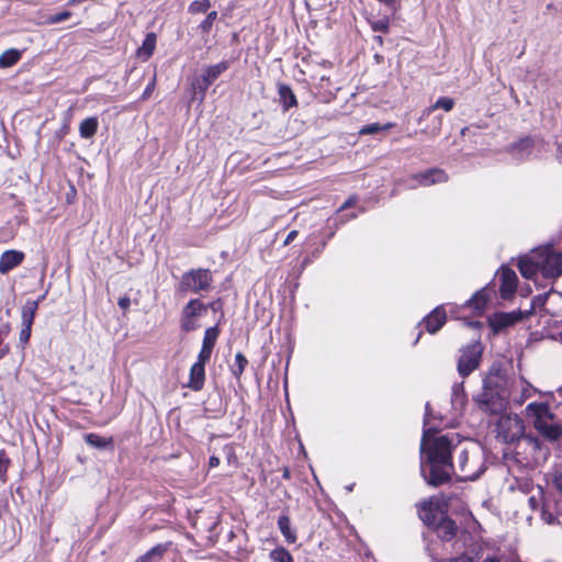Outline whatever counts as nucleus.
Masks as SVG:
<instances>
[{
	"mask_svg": "<svg viewBox=\"0 0 562 562\" xmlns=\"http://www.w3.org/2000/svg\"><path fill=\"white\" fill-rule=\"evenodd\" d=\"M541 517H542V519H543L547 524H549V525L554 524V522H555V520H557V517H555L552 513H550L549 510H547L546 508H542V510H541Z\"/></svg>",
	"mask_w": 562,
	"mask_h": 562,
	"instance_id": "48",
	"label": "nucleus"
},
{
	"mask_svg": "<svg viewBox=\"0 0 562 562\" xmlns=\"http://www.w3.org/2000/svg\"><path fill=\"white\" fill-rule=\"evenodd\" d=\"M483 351L484 347L479 340L460 348L457 370L461 378H468L472 372L479 369Z\"/></svg>",
	"mask_w": 562,
	"mask_h": 562,
	"instance_id": "5",
	"label": "nucleus"
},
{
	"mask_svg": "<svg viewBox=\"0 0 562 562\" xmlns=\"http://www.w3.org/2000/svg\"><path fill=\"white\" fill-rule=\"evenodd\" d=\"M32 326L31 324H22V328L19 334V342L22 349H25L27 346L31 335H32Z\"/></svg>",
	"mask_w": 562,
	"mask_h": 562,
	"instance_id": "41",
	"label": "nucleus"
},
{
	"mask_svg": "<svg viewBox=\"0 0 562 562\" xmlns=\"http://www.w3.org/2000/svg\"><path fill=\"white\" fill-rule=\"evenodd\" d=\"M535 147V140L531 136H525L509 146V151L515 155H529Z\"/></svg>",
	"mask_w": 562,
	"mask_h": 562,
	"instance_id": "26",
	"label": "nucleus"
},
{
	"mask_svg": "<svg viewBox=\"0 0 562 562\" xmlns=\"http://www.w3.org/2000/svg\"><path fill=\"white\" fill-rule=\"evenodd\" d=\"M325 246L326 243L323 241L322 245L312 252V258L318 257V255L324 250Z\"/></svg>",
	"mask_w": 562,
	"mask_h": 562,
	"instance_id": "54",
	"label": "nucleus"
},
{
	"mask_svg": "<svg viewBox=\"0 0 562 562\" xmlns=\"http://www.w3.org/2000/svg\"><path fill=\"white\" fill-rule=\"evenodd\" d=\"M424 430L420 441V472L428 485L439 487L449 483L454 473L452 453L456 446L448 435Z\"/></svg>",
	"mask_w": 562,
	"mask_h": 562,
	"instance_id": "1",
	"label": "nucleus"
},
{
	"mask_svg": "<svg viewBox=\"0 0 562 562\" xmlns=\"http://www.w3.org/2000/svg\"><path fill=\"white\" fill-rule=\"evenodd\" d=\"M207 311V306L200 299H191L183 306L180 316V328L184 333L195 330L199 325L196 319Z\"/></svg>",
	"mask_w": 562,
	"mask_h": 562,
	"instance_id": "9",
	"label": "nucleus"
},
{
	"mask_svg": "<svg viewBox=\"0 0 562 562\" xmlns=\"http://www.w3.org/2000/svg\"><path fill=\"white\" fill-rule=\"evenodd\" d=\"M201 80H203L206 86H211L213 83V81L203 72L201 76H200Z\"/></svg>",
	"mask_w": 562,
	"mask_h": 562,
	"instance_id": "59",
	"label": "nucleus"
},
{
	"mask_svg": "<svg viewBox=\"0 0 562 562\" xmlns=\"http://www.w3.org/2000/svg\"><path fill=\"white\" fill-rule=\"evenodd\" d=\"M155 89H156V75H154L151 80L146 86L145 90L143 91V93L140 95V100L142 101L148 100L151 97V94L155 91Z\"/></svg>",
	"mask_w": 562,
	"mask_h": 562,
	"instance_id": "43",
	"label": "nucleus"
},
{
	"mask_svg": "<svg viewBox=\"0 0 562 562\" xmlns=\"http://www.w3.org/2000/svg\"><path fill=\"white\" fill-rule=\"evenodd\" d=\"M554 485L560 492H562V474L554 477Z\"/></svg>",
	"mask_w": 562,
	"mask_h": 562,
	"instance_id": "55",
	"label": "nucleus"
},
{
	"mask_svg": "<svg viewBox=\"0 0 562 562\" xmlns=\"http://www.w3.org/2000/svg\"><path fill=\"white\" fill-rule=\"evenodd\" d=\"M454 104H456V102H454V99H452V98H449V97L438 98L434 104L425 108L422 111V114L418 119V123H420L425 119H428L430 116V114L438 109H442L446 112H450L454 108Z\"/></svg>",
	"mask_w": 562,
	"mask_h": 562,
	"instance_id": "20",
	"label": "nucleus"
},
{
	"mask_svg": "<svg viewBox=\"0 0 562 562\" xmlns=\"http://www.w3.org/2000/svg\"><path fill=\"white\" fill-rule=\"evenodd\" d=\"M223 454H224L228 465L237 467V464H238V457L236 454L234 443H226L223 447Z\"/></svg>",
	"mask_w": 562,
	"mask_h": 562,
	"instance_id": "39",
	"label": "nucleus"
},
{
	"mask_svg": "<svg viewBox=\"0 0 562 562\" xmlns=\"http://www.w3.org/2000/svg\"><path fill=\"white\" fill-rule=\"evenodd\" d=\"M192 89L194 91V94L199 95L200 101H203L209 89V86H206V83L203 80H201L200 77H198L192 82Z\"/></svg>",
	"mask_w": 562,
	"mask_h": 562,
	"instance_id": "40",
	"label": "nucleus"
},
{
	"mask_svg": "<svg viewBox=\"0 0 562 562\" xmlns=\"http://www.w3.org/2000/svg\"><path fill=\"white\" fill-rule=\"evenodd\" d=\"M528 504L532 510H536L539 506V502L535 496H530L528 498Z\"/></svg>",
	"mask_w": 562,
	"mask_h": 562,
	"instance_id": "52",
	"label": "nucleus"
},
{
	"mask_svg": "<svg viewBox=\"0 0 562 562\" xmlns=\"http://www.w3.org/2000/svg\"><path fill=\"white\" fill-rule=\"evenodd\" d=\"M220 458L216 456H211L209 459V468H216L220 465Z\"/></svg>",
	"mask_w": 562,
	"mask_h": 562,
	"instance_id": "51",
	"label": "nucleus"
},
{
	"mask_svg": "<svg viewBox=\"0 0 562 562\" xmlns=\"http://www.w3.org/2000/svg\"><path fill=\"white\" fill-rule=\"evenodd\" d=\"M525 431L522 419L518 415H501L496 423L497 438L505 443L518 441Z\"/></svg>",
	"mask_w": 562,
	"mask_h": 562,
	"instance_id": "6",
	"label": "nucleus"
},
{
	"mask_svg": "<svg viewBox=\"0 0 562 562\" xmlns=\"http://www.w3.org/2000/svg\"><path fill=\"white\" fill-rule=\"evenodd\" d=\"M213 273L207 268L190 269L184 272L176 288L178 294L209 292L212 289Z\"/></svg>",
	"mask_w": 562,
	"mask_h": 562,
	"instance_id": "3",
	"label": "nucleus"
},
{
	"mask_svg": "<svg viewBox=\"0 0 562 562\" xmlns=\"http://www.w3.org/2000/svg\"><path fill=\"white\" fill-rule=\"evenodd\" d=\"M135 562H150L147 555L143 554Z\"/></svg>",
	"mask_w": 562,
	"mask_h": 562,
	"instance_id": "62",
	"label": "nucleus"
},
{
	"mask_svg": "<svg viewBox=\"0 0 562 562\" xmlns=\"http://www.w3.org/2000/svg\"><path fill=\"white\" fill-rule=\"evenodd\" d=\"M166 551H167V546L159 543V544L153 547L150 550H148L145 553V555H147L148 559L151 560L153 555L162 557Z\"/></svg>",
	"mask_w": 562,
	"mask_h": 562,
	"instance_id": "44",
	"label": "nucleus"
},
{
	"mask_svg": "<svg viewBox=\"0 0 562 562\" xmlns=\"http://www.w3.org/2000/svg\"><path fill=\"white\" fill-rule=\"evenodd\" d=\"M98 127H99L98 117L89 116L80 122L79 134L82 138L89 139L97 134Z\"/></svg>",
	"mask_w": 562,
	"mask_h": 562,
	"instance_id": "27",
	"label": "nucleus"
},
{
	"mask_svg": "<svg viewBox=\"0 0 562 562\" xmlns=\"http://www.w3.org/2000/svg\"><path fill=\"white\" fill-rule=\"evenodd\" d=\"M220 334H221V329H220L218 324L205 329L203 340H202V347H201V350H200L198 357L211 360L213 349L216 345Z\"/></svg>",
	"mask_w": 562,
	"mask_h": 562,
	"instance_id": "17",
	"label": "nucleus"
},
{
	"mask_svg": "<svg viewBox=\"0 0 562 562\" xmlns=\"http://www.w3.org/2000/svg\"><path fill=\"white\" fill-rule=\"evenodd\" d=\"M413 179L416 180L419 186L429 187L447 182L449 176L443 169L435 167L413 175Z\"/></svg>",
	"mask_w": 562,
	"mask_h": 562,
	"instance_id": "16",
	"label": "nucleus"
},
{
	"mask_svg": "<svg viewBox=\"0 0 562 562\" xmlns=\"http://www.w3.org/2000/svg\"><path fill=\"white\" fill-rule=\"evenodd\" d=\"M248 363L249 361L243 352L238 351L235 355V362L229 366V371L237 381L241 379Z\"/></svg>",
	"mask_w": 562,
	"mask_h": 562,
	"instance_id": "30",
	"label": "nucleus"
},
{
	"mask_svg": "<svg viewBox=\"0 0 562 562\" xmlns=\"http://www.w3.org/2000/svg\"><path fill=\"white\" fill-rule=\"evenodd\" d=\"M498 274L501 281L499 296L503 300H509L517 291L518 277L516 272L507 266H502L498 270Z\"/></svg>",
	"mask_w": 562,
	"mask_h": 562,
	"instance_id": "11",
	"label": "nucleus"
},
{
	"mask_svg": "<svg viewBox=\"0 0 562 562\" xmlns=\"http://www.w3.org/2000/svg\"><path fill=\"white\" fill-rule=\"evenodd\" d=\"M228 68L229 63L227 60H222L218 64L207 66L203 72L214 82Z\"/></svg>",
	"mask_w": 562,
	"mask_h": 562,
	"instance_id": "33",
	"label": "nucleus"
},
{
	"mask_svg": "<svg viewBox=\"0 0 562 562\" xmlns=\"http://www.w3.org/2000/svg\"><path fill=\"white\" fill-rule=\"evenodd\" d=\"M394 126H395V123H393V122H389L385 124L370 123V124L362 126L359 131V134L360 135H372V134H376L382 131H389V130L393 128Z\"/></svg>",
	"mask_w": 562,
	"mask_h": 562,
	"instance_id": "34",
	"label": "nucleus"
},
{
	"mask_svg": "<svg viewBox=\"0 0 562 562\" xmlns=\"http://www.w3.org/2000/svg\"><path fill=\"white\" fill-rule=\"evenodd\" d=\"M442 125V119L440 116L436 117V126L434 127L435 133H439Z\"/></svg>",
	"mask_w": 562,
	"mask_h": 562,
	"instance_id": "56",
	"label": "nucleus"
},
{
	"mask_svg": "<svg viewBox=\"0 0 562 562\" xmlns=\"http://www.w3.org/2000/svg\"><path fill=\"white\" fill-rule=\"evenodd\" d=\"M204 306H207V310H211L214 313L218 312L221 314V317L224 316V311H223L224 301L222 297H217L216 300H214L207 304H204Z\"/></svg>",
	"mask_w": 562,
	"mask_h": 562,
	"instance_id": "42",
	"label": "nucleus"
},
{
	"mask_svg": "<svg viewBox=\"0 0 562 562\" xmlns=\"http://www.w3.org/2000/svg\"><path fill=\"white\" fill-rule=\"evenodd\" d=\"M531 312L526 314L529 315ZM525 314L521 311L513 312H496L488 318V325L494 334L502 331L503 329L514 326L518 322L522 321Z\"/></svg>",
	"mask_w": 562,
	"mask_h": 562,
	"instance_id": "10",
	"label": "nucleus"
},
{
	"mask_svg": "<svg viewBox=\"0 0 562 562\" xmlns=\"http://www.w3.org/2000/svg\"><path fill=\"white\" fill-rule=\"evenodd\" d=\"M278 94L284 111H289L297 105L296 97L290 86L280 83L278 86Z\"/></svg>",
	"mask_w": 562,
	"mask_h": 562,
	"instance_id": "22",
	"label": "nucleus"
},
{
	"mask_svg": "<svg viewBox=\"0 0 562 562\" xmlns=\"http://www.w3.org/2000/svg\"><path fill=\"white\" fill-rule=\"evenodd\" d=\"M269 557L272 562H294L292 554L284 547H277L271 550Z\"/></svg>",
	"mask_w": 562,
	"mask_h": 562,
	"instance_id": "35",
	"label": "nucleus"
},
{
	"mask_svg": "<svg viewBox=\"0 0 562 562\" xmlns=\"http://www.w3.org/2000/svg\"><path fill=\"white\" fill-rule=\"evenodd\" d=\"M437 562H473V558L464 552H461L458 557L440 559Z\"/></svg>",
	"mask_w": 562,
	"mask_h": 562,
	"instance_id": "45",
	"label": "nucleus"
},
{
	"mask_svg": "<svg viewBox=\"0 0 562 562\" xmlns=\"http://www.w3.org/2000/svg\"><path fill=\"white\" fill-rule=\"evenodd\" d=\"M469 461V453L467 450H462L459 456V468L462 474V481H474L480 476L479 472H471L467 469V464Z\"/></svg>",
	"mask_w": 562,
	"mask_h": 562,
	"instance_id": "31",
	"label": "nucleus"
},
{
	"mask_svg": "<svg viewBox=\"0 0 562 562\" xmlns=\"http://www.w3.org/2000/svg\"><path fill=\"white\" fill-rule=\"evenodd\" d=\"M373 31H379L382 33L389 32V22L387 21H378L372 25Z\"/></svg>",
	"mask_w": 562,
	"mask_h": 562,
	"instance_id": "47",
	"label": "nucleus"
},
{
	"mask_svg": "<svg viewBox=\"0 0 562 562\" xmlns=\"http://www.w3.org/2000/svg\"><path fill=\"white\" fill-rule=\"evenodd\" d=\"M299 236V231L292 229L285 237L283 246H289Z\"/></svg>",
	"mask_w": 562,
	"mask_h": 562,
	"instance_id": "49",
	"label": "nucleus"
},
{
	"mask_svg": "<svg viewBox=\"0 0 562 562\" xmlns=\"http://www.w3.org/2000/svg\"><path fill=\"white\" fill-rule=\"evenodd\" d=\"M211 7V0H194L189 4L188 12L191 14L206 13Z\"/></svg>",
	"mask_w": 562,
	"mask_h": 562,
	"instance_id": "36",
	"label": "nucleus"
},
{
	"mask_svg": "<svg viewBox=\"0 0 562 562\" xmlns=\"http://www.w3.org/2000/svg\"><path fill=\"white\" fill-rule=\"evenodd\" d=\"M416 507L419 519L429 529H432L441 517L448 514L447 506L435 497L423 499Z\"/></svg>",
	"mask_w": 562,
	"mask_h": 562,
	"instance_id": "7",
	"label": "nucleus"
},
{
	"mask_svg": "<svg viewBox=\"0 0 562 562\" xmlns=\"http://www.w3.org/2000/svg\"><path fill=\"white\" fill-rule=\"evenodd\" d=\"M25 258L23 251L10 249L5 250L0 256V273L7 274L18 266H20Z\"/></svg>",
	"mask_w": 562,
	"mask_h": 562,
	"instance_id": "18",
	"label": "nucleus"
},
{
	"mask_svg": "<svg viewBox=\"0 0 562 562\" xmlns=\"http://www.w3.org/2000/svg\"><path fill=\"white\" fill-rule=\"evenodd\" d=\"M531 411L535 420L533 427L537 431L549 441H557L562 436V426L552 423L554 415L550 412L546 403H530L527 406Z\"/></svg>",
	"mask_w": 562,
	"mask_h": 562,
	"instance_id": "2",
	"label": "nucleus"
},
{
	"mask_svg": "<svg viewBox=\"0 0 562 562\" xmlns=\"http://www.w3.org/2000/svg\"><path fill=\"white\" fill-rule=\"evenodd\" d=\"M557 153H558L557 158L559 159L560 162H562V144L557 145Z\"/></svg>",
	"mask_w": 562,
	"mask_h": 562,
	"instance_id": "61",
	"label": "nucleus"
},
{
	"mask_svg": "<svg viewBox=\"0 0 562 562\" xmlns=\"http://www.w3.org/2000/svg\"><path fill=\"white\" fill-rule=\"evenodd\" d=\"M209 359L198 357L196 361L191 366L189 372V381L186 384L188 389L194 392L203 390L205 383V366Z\"/></svg>",
	"mask_w": 562,
	"mask_h": 562,
	"instance_id": "13",
	"label": "nucleus"
},
{
	"mask_svg": "<svg viewBox=\"0 0 562 562\" xmlns=\"http://www.w3.org/2000/svg\"><path fill=\"white\" fill-rule=\"evenodd\" d=\"M22 58V50L9 48L0 55V69L10 68L16 65Z\"/></svg>",
	"mask_w": 562,
	"mask_h": 562,
	"instance_id": "28",
	"label": "nucleus"
},
{
	"mask_svg": "<svg viewBox=\"0 0 562 562\" xmlns=\"http://www.w3.org/2000/svg\"><path fill=\"white\" fill-rule=\"evenodd\" d=\"M278 528L282 536L284 537L285 541L290 544L295 543L297 540V535L295 529L291 527V518L289 515L283 514L278 518Z\"/></svg>",
	"mask_w": 562,
	"mask_h": 562,
	"instance_id": "23",
	"label": "nucleus"
},
{
	"mask_svg": "<svg viewBox=\"0 0 562 562\" xmlns=\"http://www.w3.org/2000/svg\"><path fill=\"white\" fill-rule=\"evenodd\" d=\"M157 36L154 32L146 34L142 46L137 49V56L144 60L149 59L156 48Z\"/></svg>",
	"mask_w": 562,
	"mask_h": 562,
	"instance_id": "25",
	"label": "nucleus"
},
{
	"mask_svg": "<svg viewBox=\"0 0 562 562\" xmlns=\"http://www.w3.org/2000/svg\"><path fill=\"white\" fill-rule=\"evenodd\" d=\"M483 390L509 393L507 376L501 367L493 364L483 380Z\"/></svg>",
	"mask_w": 562,
	"mask_h": 562,
	"instance_id": "12",
	"label": "nucleus"
},
{
	"mask_svg": "<svg viewBox=\"0 0 562 562\" xmlns=\"http://www.w3.org/2000/svg\"><path fill=\"white\" fill-rule=\"evenodd\" d=\"M71 16H72V12L71 11L63 10V11L57 12L55 14H49L46 18V20H45V24H47V25L58 24V23H61L64 21H67Z\"/></svg>",
	"mask_w": 562,
	"mask_h": 562,
	"instance_id": "38",
	"label": "nucleus"
},
{
	"mask_svg": "<svg viewBox=\"0 0 562 562\" xmlns=\"http://www.w3.org/2000/svg\"><path fill=\"white\" fill-rule=\"evenodd\" d=\"M83 440L87 445L97 449H114V439L111 436L102 437L98 434L89 432L83 436Z\"/></svg>",
	"mask_w": 562,
	"mask_h": 562,
	"instance_id": "21",
	"label": "nucleus"
},
{
	"mask_svg": "<svg viewBox=\"0 0 562 562\" xmlns=\"http://www.w3.org/2000/svg\"><path fill=\"white\" fill-rule=\"evenodd\" d=\"M357 203V198L356 196H350L349 199H347L344 204L339 207V211H342V210H346V209H349L353 205H356Z\"/></svg>",
	"mask_w": 562,
	"mask_h": 562,
	"instance_id": "50",
	"label": "nucleus"
},
{
	"mask_svg": "<svg viewBox=\"0 0 562 562\" xmlns=\"http://www.w3.org/2000/svg\"><path fill=\"white\" fill-rule=\"evenodd\" d=\"M482 562H501L499 558L496 555L487 557Z\"/></svg>",
	"mask_w": 562,
	"mask_h": 562,
	"instance_id": "60",
	"label": "nucleus"
},
{
	"mask_svg": "<svg viewBox=\"0 0 562 562\" xmlns=\"http://www.w3.org/2000/svg\"><path fill=\"white\" fill-rule=\"evenodd\" d=\"M540 272L544 278H559L562 276V252L549 251L540 262Z\"/></svg>",
	"mask_w": 562,
	"mask_h": 562,
	"instance_id": "14",
	"label": "nucleus"
},
{
	"mask_svg": "<svg viewBox=\"0 0 562 562\" xmlns=\"http://www.w3.org/2000/svg\"><path fill=\"white\" fill-rule=\"evenodd\" d=\"M217 20V11L207 12L206 18L199 24L198 29L202 34H209Z\"/></svg>",
	"mask_w": 562,
	"mask_h": 562,
	"instance_id": "37",
	"label": "nucleus"
},
{
	"mask_svg": "<svg viewBox=\"0 0 562 562\" xmlns=\"http://www.w3.org/2000/svg\"><path fill=\"white\" fill-rule=\"evenodd\" d=\"M442 542H451L453 549L461 550L472 536L467 530H460L457 522L446 514L431 529Z\"/></svg>",
	"mask_w": 562,
	"mask_h": 562,
	"instance_id": "4",
	"label": "nucleus"
},
{
	"mask_svg": "<svg viewBox=\"0 0 562 562\" xmlns=\"http://www.w3.org/2000/svg\"><path fill=\"white\" fill-rule=\"evenodd\" d=\"M493 289L490 286H484L476 291L472 297L467 302V305L473 308L476 313L482 314L487 303L491 301Z\"/></svg>",
	"mask_w": 562,
	"mask_h": 562,
	"instance_id": "19",
	"label": "nucleus"
},
{
	"mask_svg": "<svg viewBox=\"0 0 562 562\" xmlns=\"http://www.w3.org/2000/svg\"><path fill=\"white\" fill-rule=\"evenodd\" d=\"M281 471H282V479H284V480H290L291 479V471H290L289 467H283L281 469Z\"/></svg>",
	"mask_w": 562,
	"mask_h": 562,
	"instance_id": "53",
	"label": "nucleus"
},
{
	"mask_svg": "<svg viewBox=\"0 0 562 562\" xmlns=\"http://www.w3.org/2000/svg\"><path fill=\"white\" fill-rule=\"evenodd\" d=\"M557 340L562 345V330L558 334Z\"/></svg>",
	"mask_w": 562,
	"mask_h": 562,
	"instance_id": "64",
	"label": "nucleus"
},
{
	"mask_svg": "<svg viewBox=\"0 0 562 562\" xmlns=\"http://www.w3.org/2000/svg\"><path fill=\"white\" fill-rule=\"evenodd\" d=\"M81 1L82 0H69L67 4L68 5H75V4H77V3L81 2Z\"/></svg>",
	"mask_w": 562,
	"mask_h": 562,
	"instance_id": "63",
	"label": "nucleus"
},
{
	"mask_svg": "<svg viewBox=\"0 0 562 562\" xmlns=\"http://www.w3.org/2000/svg\"><path fill=\"white\" fill-rule=\"evenodd\" d=\"M71 193H67V202L72 203V199L76 195V189L74 186L70 187Z\"/></svg>",
	"mask_w": 562,
	"mask_h": 562,
	"instance_id": "57",
	"label": "nucleus"
},
{
	"mask_svg": "<svg viewBox=\"0 0 562 562\" xmlns=\"http://www.w3.org/2000/svg\"><path fill=\"white\" fill-rule=\"evenodd\" d=\"M447 322V312L443 305H438L420 322L425 330L431 335L438 333Z\"/></svg>",
	"mask_w": 562,
	"mask_h": 562,
	"instance_id": "15",
	"label": "nucleus"
},
{
	"mask_svg": "<svg viewBox=\"0 0 562 562\" xmlns=\"http://www.w3.org/2000/svg\"><path fill=\"white\" fill-rule=\"evenodd\" d=\"M117 305L121 310H123L124 312H126L130 306H131V299L128 295H123L117 301Z\"/></svg>",
	"mask_w": 562,
	"mask_h": 562,
	"instance_id": "46",
	"label": "nucleus"
},
{
	"mask_svg": "<svg viewBox=\"0 0 562 562\" xmlns=\"http://www.w3.org/2000/svg\"><path fill=\"white\" fill-rule=\"evenodd\" d=\"M38 310V301L27 300L21 310L22 324L33 325L36 312Z\"/></svg>",
	"mask_w": 562,
	"mask_h": 562,
	"instance_id": "29",
	"label": "nucleus"
},
{
	"mask_svg": "<svg viewBox=\"0 0 562 562\" xmlns=\"http://www.w3.org/2000/svg\"><path fill=\"white\" fill-rule=\"evenodd\" d=\"M312 259L313 258L310 257V256L304 257L303 260H302L301 267L303 269L306 268L312 262Z\"/></svg>",
	"mask_w": 562,
	"mask_h": 562,
	"instance_id": "58",
	"label": "nucleus"
},
{
	"mask_svg": "<svg viewBox=\"0 0 562 562\" xmlns=\"http://www.w3.org/2000/svg\"><path fill=\"white\" fill-rule=\"evenodd\" d=\"M509 393L483 390L477 396V404L483 412L492 415L502 414L508 405Z\"/></svg>",
	"mask_w": 562,
	"mask_h": 562,
	"instance_id": "8",
	"label": "nucleus"
},
{
	"mask_svg": "<svg viewBox=\"0 0 562 562\" xmlns=\"http://www.w3.org/2000/svg\"><path fill=\"white\" fill-rule=\"evenodd\" d=\"M517 267L520 274L528 280H532L540 271V262H535L528 257L520 258Z\"/></svg>",
	"mask_w": 562,
	"mask_h": 562,
	"instance_id": "24",
	"label": "nucleus"
},
{
	"mask_svg": "<svg viewBox=\"0 0 562 562\" xmlns=\"http://www.w3.org/2000/svg\"><path fill=\"white\" fill-rule=\"evenodd\" d=\"M12 467V460L5 449H0V483L5 484L9 481V470Z\"/></svg>",
	"mask_w": 562,
	"mask_h": 562,
	"instance_id": "32",
	"label": "nucleus"
}]
</instances>
